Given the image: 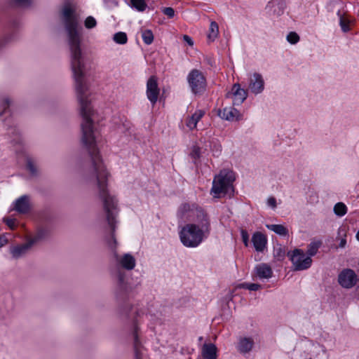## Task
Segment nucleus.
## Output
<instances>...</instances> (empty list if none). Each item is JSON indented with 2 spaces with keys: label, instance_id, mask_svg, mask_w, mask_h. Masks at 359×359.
I'll return each mask as SVG.
<instances>
[{
  "label": "nucleus",
  "instance_id": "44",
  "mask_svg": "<svg viewBox=\"0 0 359 359\" xmlns=\"http://www.w3.org/2000/svg\"><path fill=\"white\" fill-rule=\"evenodd\" d=\"M11 41V36L8 35L0 41V48Z\"/></svg>",
  "mask_w": 359,
  "mask_h": 359
},
{
  "label": "nucleus",
  "instance_id": "6",
  "mask_svg": "<svg viewBox=\"0 0 359 359\" xmlns=\"http://www.w3.org/2000/svg\"><path fill=\"white\" fill-rule=\"evenodd\" d=\"M287 256L295 271H304L309 269L312 264V259L308 257L302 249H294L287 252Z\"/></svg>",
  "mask_w": 359,
  "mask_h": 359
},
{
  "label": "nucleus",
  "instance_id": "2",
  "mask_svg": "<svg viewBox=\"0 0 359 359\" xmlns=\"http://www.w3.org/2000/svg\"><path fill=\"white\" fill-rule=\"evenodd\" d=\"M99 141H95L92 145H85L88 149L92 160V168L85 175L84 180L88 183L96 185L98 195L103 203L104 211L109 226L111 229V235L107 241L109 247L113 251L112 262L114 265L113 275L116 279V294L121 295L128 292L131 287L127 280L126 272L122 269L131 271L136 266L135 258L130 253L120 255L115 251L117 246L114 238L116 224L118 213V201L115 196L111 195L108 189V178L109 173L104 164L97 147Z\"/></svg>",
  "mask_w": 359,
  "mask_h": 359
},
{
  "label": "nucleus",
  "instance_id": "16",
  "mask_svg": "<svg viewBox=\"0 0 359 359\" xmlns=\"http://www.w3.org/2000/svg\"><path fill=\"white\" fill-rule=\"evenodd\" d=\"M255 273L259 279H269L273 275V271L269 264L261 263L255 266Z\"/></svg>",
  "mask_w": 359,
  "mask_h": 359
},
{
  "label": "nucleus",
  "instance_id": "4",
  "mask_svg": "<svg viewBox=\"0 0 359 359\" xmlns=\"http://www.w3.org/2000/svg\"><path fill=\"white\" fill-rule=\"evenodd\" d=\"M234 180L235 176L233 171L228 169L221 170L214 177L210 194L213 198H219L233 192V182Z\"/></svg>",
  "mask_w": 359,
  "mask_h": 359
},
{
  "label": "nucleus",
  "instance_id": "15",
  "mask_svg": "<svg viewBox=\"0 0 359 359\" xmlns=\"http://www.w3.org/2000/svg\"><path fill=\"white\" fill-rule=\"evenodd\" d=\"M255 346L254 339L251 337H241L238 340L236 348L242 355L249 353Z\"/></svg>",
  "mask_w": 359,
  "mask_h": 359
},
{
  "label": "nucleus",
  "instance_id": "1",
  "mask_svg": "<svg viewBox=\"0 0 359 359\" xmlns=\"http://www.w3.org/2000/svg\"><path fill=\"white\" fill-rule=\"evenodd\" d=\"M60 14L67 34L76 97L82 118L81 140L84 145H92L95 141H100V133L94 124L93 95L86 78L88 65L81 49V36L78 31L79 15L76 6L69 2L63 5Z\"/></svg>",
  "mask_w": 359,
  "mask_h": 359
},
{
  "label": "nucleus",
  "instance_id": "21",
  "mask_svg": "<svg viewBox=\"0 0 359 359\" xmlns=\"http://www.w3.org/2000/svg\"><path fill=\"white\" fill-rule=\"evenodd\" d=\"M48 235V231L43 228H39L36 231L32 236H26L27 239L34 246L38 242L45 238Z\"/></svg>",
  "mask_w": 359,
  "mask_h": 359
},
{
  "label": "nucleus",
  "instance_id": "45",
  "mask_svg": "<svg viewBox=\"0 0 359 359\" xmlns=\"http://www.w3.org/2000/svg\"><path fill=\"white\" fill-rule=\"evenodd\" d=\"M221 151H222L221 145H219V144L215 145V149H213V151H212L213 155L217 156L220 154Z\"/></svg>",
  "mask_w": 359,
  "mask_h": 359
},
{
  "label": "nucleus",
  "instance_id": "33",
  "mask_svg": "<svg viewBox=\"0 0 359 359\" xmlns=\"http://www.w3.org/2000/svg\"><path fill=\"white\" fill-rule=\"evenodd\" d=\"M286 39L288 43L294 45L299 41L300 37L295 32H290L287 34Z\"/></svg>",
  "mask_w": 359,
  "mask_h": 359
},
{
  "label": "nucleus",
  "instance_id": "23",
  "mask_svg": "<svg viewBox=\"0 0 359 359\" xmlns=\"http://www.w3.org/2000/svg\"><path fill=\"white\" fill-rule=\"evenodd\" d=\"M12 104L11 98L8 95L0 96V117L8 111L9 107Z\"/></svg>",
  "mask_w": 359,
  "mask_h": 359
},
{
  "label": "nucleus",
  "instance_id": "47",
  "mask_svg": "<svg viewBox=\"0 0 359 359\" xmlns=\"http://www.w3.org/2000/svg\"><path fill=\"white\" fill-rule=\"evenodd\" d=\"M183 38L184 41H186L189 46H193L194 42L190 36L184 35Z\"/></svg>",
  "mask_w": 359,
  "mask_h": 359
},
{
  "label": "nucleus",
  "instance_id": "38",
  "mask_svg": "<svg viewBox=\"0 0 359 359\" xmlns=\"http://www.w3.org/2000/svg\"><path fill=\"white\" fill-rule=\"evenodd\" d=\"M3 220L11 230H13L16 228L15 219L5 217L3 219Z\"/></svg>",
  "mask_w": 359,
  "mask_h": 359
},
{
  "label": "nucleus",
  "instance_id": "30",
  "mask_svg": "<svg viewBox=\"0 0 359 359\" xmlns=\"http://www.w3.org/2000/svg\"><path fill=\"white\" fill-rule=\"evenodd\" d=\"M113 40L118 44H126L128 41V37L125 32H119L113 36Z\"/></svg>",
  "mask_w": 359,
  "mask_h": 359
},
{
  "label": "nucleus",
  "instance_id": "24",
  "mask_svg": "<svg viewBox=\"0 0 359 359\" xmlns=\"http://www.w3.org/2000/svg\"><path fill=\"white\" fill-rule=\"evenodd\" d=\"M322 245V241L320 240L312 241L307 246L306 255L311 258L316 255L319 248Z\"/></svg>",
  "mask_w": 359,
  "mask_h": 359
},
{
  "label": "nucleus",
  "instance_id": "3",
  "mask_svg": "<svg viewBox=\"0 0 359 359\" xmlns=\"http://www.w3.org/2000/svg\"><path fill=\"white\" fill-rule=\"evenodd\" d=\"M210 219L201 213L198 219L185 224L179 232L181 243L187 248H196L210 235Z\"/></svg>",
  "mask_w": 359,
  "mask_h": 359
},
{
  "label": "nucleus",
  "instance_id": "14",
  "mask_svg": "<svg viewBox=\"0 0 359 359\" xmlns=\"http://www.w3.org/2000/svg\"><path fill=\"white\" fill-rule=\"evenodd\" d=\"M30 209L29 196L23 195L17 198L13 203V210L20 214H25Z\"/></svg>",
  "mask_w": 359,
  "mask_h": 359
},
{
  "label": "nucleus",
  "instance_id": "46",
  "mask_svg": "<svg viewBox=\"0 0 359 359\" xmlns=\"http://www.w3.org/2000/svg\"><path fill=\"white\" fill-rule=\"evenodd\" d=\"M15 2L19 6H27L30 4V0H14Z\"/></svg>",
  "mask_w": 359,
  "mask_h": 359
},
{
  "label": "nucleus",
  "instance_id": "12",
  "mask_svg": "<svg viewBox=\"0 0 359 359\" xmlns=\"http://www.w3.org/2000/svg\"><path fill=\"white\" fill-rule=\"evenodd\" d=\"M248 93V90L241 88L239 83H234L230 93L232 95L233 104H241L247 99Z\"/></svg>",
  "mask_w": 359,
  "mask_h": 359
},
{
  "label": "nucleus",
  "instance_id": "8",
  "mask_svg": "<svg viewBox=\"0 0 359 359\" xmlns=\"http://www.w3.org/2000/svg\"><path fill=\"white\" fill-rule=\"evenodd\" d=\"M248 91L253 95H261L265 90V81L263 76L258 72L248 75Z\"/></svg>",
  "mask_w": 359,
  "mask_h": 359
},
{
  "label": "nucleus",
  "instance_id": "10",
  "mask_svg": "<svg viewBox=\"0 0 359 359\" xmlns=\"http://www.w3.org/2000/svg\"><path fill=\"white\" fill-rule=\"evenodd\" d=\"M33 248L31 243L25 238V242L22 244L11 246L9 252L13 259H18L25 256Z\"/></svg>",
  "mask_w": 359,
  "mask_h": 359
},
{
  "label": "nucleus",
  "instance_id": "20",
  "mask_svg": "<svg viewBox=\"0 0 359 359\" xmlns=\"http://www.w3.org/2000/svg\"><path fill=\"white\" fill-rule=\"evenodd\" d=\"M205 115V111L203 109H197L186 121V126L190 129L194 130L196 128L198 122Z\"/></svg>",
  "mask_w": 359,
  "mask_h": 359
},
{
  "label": "nucleus",
  "instance_id": "9",
  "mask_svg": "<svg viewBox=\"0 0 359 359\" xmlns=\"http://www.w3.org/2000/svg\"><path fill=\"white\" fill-rule=\"evenodd\" d=\"M358 281V276L354 271L349 269L342 270L338 276L339 285L346 289L353 287Z\"/></svg>",
  "mask_w": 359,
  "mask_h": 359
},
{
  "label": "nucleus",
  "instance_id": "39",
  "mask_svg": "<svg viewBox=\"0 0 359 359\" xmlns=\"http://www.w3.org/2000/svg\"><path fill=\"white\" fill-rule=\"evenodd\" d=\"M162 13L167 15L169 18H172L175 16V11L171 7H164L161 8Z\"/></svg>",
  "mask_w": 359,
  "mask_h": 359
},
{
  "label": "nucleus",
  "instance_id": "7",
  "mask_svg": "<svg viewBox=\"0 0 359 359\" xmlns=\"http://www.w3.org/2000/svg\"><path fill=\"white\" fill-rule=\"evenodd\" d=\"M208 215L207 212L196 203H184L178 208L177 216L182 219H189L192 222L198 219L199 215Z\"/></svg>",
  "mask_w": 359,
  "mask_h": 359
},
{
  "label": "nucleus",
  "instance_id": "48",
  "mask_svg": "<svg viewBox=\"0 0 359 359\" xmlns=\"http://www.w3.org/2000/svg\"><path fill=\"white\" fill-rule=\"evenodd\" d=\"M356 239L359 241V230L358 231L356 235H355Z\"/></svg>",
  "mask_w": 359,
  "mask_h": 359
},
{
  "label": "nucleus",
  "instance_id": "25",
  "mask_svg": "<svg viewBox=\"0 0 359 359\" xmlns=\"http://www.w3.org/2000/svg\"><path fill=\"white\" fill-rule=\"evenodd\" d=\"M266 227L279 236H285L288 234L287 229L282 224H266Z\"/></svg>",
  "mask_w": 359,
  "mask_h": 359
},
{
  "label": "nucleus",
  "instance_id": "17",
  "mask_svg": "<svg viewBox=\"0 0 359 359\" xmlns=\"http://www.w3.org/2000/svg\"><path fill=\"white\" fill-rule=\"evenodd\" d=\"M219 114L222 118L230 121H238L241 118L239 111L231 107L223 109Z\"/></svg>",
  "mask_w": 359,
  "mask_h": 359
},
{
  "label": "nucleus",
  "instance_id": "26",
  "mask_svg": "<svg viewBox=\"0 0 359 359\" xmlns=\"http://www.w3.org/2000/svg\"><path fill=\"white\" fill-rule=\"evenodd\" d=\"M219 34V26L215 21H212L210 25L208 38L210 41H215Z\"/></svg>",
  "mask_w": 359,
  "mask_h": 359
},
{
  "label": "nucleus",
  "instance_id": "41",
  "mask_svg": "<svg viewBox=\"0 0 359 359\" xmlns=\"http://www.w3.org/2000/svg\"><path fill=\"white\" fill-rule=\"evenodd\" d=\"M242 241L244 245L247 247L249 244V235L245 230H241V231Z\"/></svg>",
  "mask_w": 359,
  "mask_h": 359
},
{
  "label": "nucleus",
  "instance_id": "34",
  "mask_svg": "<svg viewBox=\"0 0 359 359\" xmlns=\"http://www.w3.org/2000/svg\"><path fill=\"white\" fill-rule=\"evenodd\" d=\"M97 20L93 16H88L84 20V26L86 29H93L97 26Z\"/></svg>",
  "mask_w": 359,
  "mask_h": 359
},
{
  "label": "nucleus",
  "instance_id": "5",
  "mask_svg": "<svg viewBox=\"0 0 359 359\" xmlns=\"http://www.w3.org/2000/svg\"><path fill=\"white\" fill-rule=\"evenodd\" d=\"M189 86L194 95H202L206 90L207 82L203 74L198 69H192L187 75Z\"/></svg>",
  "mask_w": 359,
  "mask_h": 359
},
{
  "label": "nucleus",
  "instance_id": "28",
  "mask_svg": "<svg viewBox=\"0 0 359 359\" xmlns=\"http://www.w3.org/2000/svg\"><path fill=\"white\" fill-rule=\"evenodd\" d=\"M346 229L345 227H341L338 230L337 238H339V247L340 248H344L346 245Z\"/></svg>",
  "mask_w": 359,
  "mask_h": 359
},
{
  "label": "nucleus",
  "instance_id": "29",
  "mask_svg": "<svg viewBox=\"0 0 359 359\" xmlns=\"http://www.w3.org/2000/svg\"><path fill=\"white\" fill-rule=\"evenodd\" d=\"M134 350H135V359H142V353L140 343L137 339V334H134Z\"/></svg>",
  "mask_w": 359,
  "mask_h": 359
},
{
  "label": "nucleus",
  "instance_id": "31",
  "mask_svg": "<svg viewBox=\"0 0 359 359\" xmlns=\"http://www.w3.org/2000/svg\"><path fill=\"white\" fill-rule=\"evenodd\" d=\"M347 212V208L343 203H337L334 206V212L339 216H344Z\"/></svg>",
  "mask_w": 359,
  "mask_h": 359
},
{
  "label": "nucleus",
  "instance_id": "37",
  "mask_svg": "<svg viewBox=\"0 0 359 359\" xmlns=\"http://www.w3.org/2000/svg\"><path fill=\"white\" fill-rule=\"evenodd\" d=\"M339 24L343 32H346L349 30V21L342 16H340Z\"/></svg>",
  "mask_w": 359,
  "mask_h": 359
},
{
  "label": "nucleus",
  "instance_id": "27",
  "mask_svg": "<svg viewBox=\"0 0 359 359\" xmlns=\"http://www.w3.org/2000/svg\"><path fill=\"white\" fill-rule=\"evenodd\" d=\"M130 6L139 12L144 11L147 6L144 0H130Z\"/></svg>",
  "mask_w": 359,
  "mask_h": 359
},
{
  "label": "nucleus",
  "instance_id": "49",
  "mask_svg": "<svg viewBox=\"0 0 359 359\" xmlns=\"http://www.w3.org/2000/svg\"><path fill=\"white\" fill-rule=\"evenodd\" d=\"M129 126V123L124 124V127H126V126Z\"/></svg>",
  "mask_w": 359,
  "mask_h": 359
},
{
  "label": "nucleus",
  "instance_id": "35",
  "mask_svg": "<svg viewBox=\"0 0 359 359\" xmlns=\"http://www.w3.org/2000/svg\"><path fill=\"white\" fill-rule=\"evenodd\" d=\"M202 153V149L198 144L194 145L190 152V156L192 158L196 160L200 158Z\"/></svg>",
  "mask_w": 359,
  "mask_h": 359
},
{
  "label": "nucleus",
  "instance_id": "11",
  "mask_svg": "<svg viewBox=\"0 0 359 359\" xmlns=\"http://www.w3.org/2000/svg\"><path fill=\"white\" fill-rule=\"evenodd\" d=\"M159 93L156 79L154 76L150 77L147 83V97L152 104L157 102Z\"/></svg>",
  "mask_w": 359,
  "mask_h": 359
},
{
  "label": "nucleus",
  "instance_id": "18",
  "mask_svg": "<svg viewBox=\"0 0 359 359\" xmlns=\"http://www.w3.org/2000/svg\"><path fill=\"white\" fill-rule=\"evenodd\" d=\"M252 242L257 252H263L266 248L267 239L261 232H255L252 237Z\"/></svg>",
  "mask_w": 359,
  "mask_h": 359
},
{
  "label": "nucleus",
  "instance_id": "40",
  "mask_svg": "<svg viewBox=\"0 0 359 359\" xmlns=\"http://www.w3.org/2000/svg\"><path fill=\"white\" fill-rule=\"evenodd\" d=\"M132 306L130 304H125L119 308V314L121 316H128L129 311L131 310Z\"/></svg>",
  "mask_w": 359,
  "mask_h": 359
},
{
  "label": "nucleus",
  "instance_id": "32",
  "mask_svg": "<svg viewBox=\"0 0 359 359\" xmlns=\"http://www.w3.org/2000/svg\"><path fill=\"white\" fill-rule=\"evenodd\" d=\"M142 38L143 41L147 44H151L154 41V35L150 29L144 30L142 32Z\"/></svg>",
  "mask_w": 359,
  "mask_h": 359
},
{
  "label": "nucleus",
  "instance_id": "36",
  "mask_svg": "<svg viewBox=\"0 0 359 359\" xmlns=\"http://www.w3.org/2000/svg\"><path fill=\"white\" fill-rule=\"evenodd\" d=\"M241 287L248 289L250 291H257L261 289L262 286L257 283H243L241 285Z\"/></svg>",
  "mask_w": 359,
  "mask_h": 359
},
{
  "label": "nucleus",
  "instance_id": "19",
  "mask_svg": "<svg viewBox=\"0 0 359 359\" xmlns=\"http://www.w3.org/2000/svg\"><path fill=\"white\" fill-rule=\"evenodd\" d=\"M201 354L204 359H217V348L212 343L204 344L201 348Z\"/></svg>",
  "mask_w": 359,
  "mask_h": 359
},
{
  "label": "nucleus",
  "instance_id": "22",
  "mask_svg": "<svg viewBox=\"0 0 359 359\" xmlns=\"http://www.w3.org/2000/svg\"><path fill=\"white\" fill-rule=\"evenodd\" d=\"M25 167L29 175L32 177H36L39 174L36 161L32 157H27Z\"/></svg>",
  "mask_w": 359,
  "mask_h": 359
},
{
  "label": "nucleus",
  "instance_id": "42",
  "mask_svg": "<svg viewBox=\"0 0 359 359\" xmlns=\"http://www.w3.org/2000/svg\"><path fill=\"white\" fill-rule=\"evenodd\" d=\"M8 242V240L6 233L0 235V248L6 245Z\"/></svg>",
  "mask_w": 359,
  "mask_h": 359
},
{
  "label": "nucleus",
  "instance_id": "13",
  "mask_svg": "<svg viewBox=\"0 0 359 359\" xmlns=\"http://www.w3.org/2000/svg\"><path fill=\"white\" fill-rule=\"evenodd\" d=\"M285 4L278 0H273L268 3L266 6V12L269 15L277 18L282 15L285 11Z\"/></svg>",
  "mask_w": 359,
  "mask_h": 359
},
{
  "label": "nucleus",
  "instance_id": "43",
  "mask_svg": "<svg viewBox=\"0 0 359 359\" xmlns=\"http://www.w3.org/2000/svg\"><path fill=\"white\" fill-rule=\"evenodd\" d=\"M267 205L273 209L276 208V200L274 197L271 196L267 199Z\"/></svg>",
  "mask_w": 359,
  "mask_h": 359
}]
</instances>
